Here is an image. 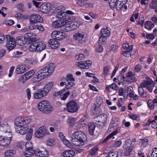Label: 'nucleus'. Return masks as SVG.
I'll return each mask as SVG.
<instances>
[{"mask_svg": "<svg viewBox=\"0 0 157 157\" xmlns=\"http://www.w3.org/2000/svg\"><path fill=\"white\" fill-rule=\"evenodd\" d=\"M86 140V136L84 133L82 131H77L73 134L71 141L73 145L78 146L83 145Z\"/></svg>", "mask_w": 157, "mask_h": 157, "instance_id": "f257e3e1", "label": "nucleus"}, {"mask_svg": "<svg viewBox=\"0 0 157 157\" xmlns=\"http://www.w3.org/2000/svg\"><path fill=\"white\" fill-rule=\"evenodd\" d=\"M46 45L44 43L39 41H35L30 43L29 50L32 52H40L46 48Z\"/></svg>", "mask_w": 157, "mask_h": 157, "instance_id": "f03ea898", "label": "nucleus"}, {"mask_svg": "<svg viewBox=\"0 0 157 157\" xmlns=\"http://www.w3.org/2000/svg\"><path fill=\"white\" fill-rule=\"evenodd\" d=\"M38 108L40 111L45 113H49L53 110V107L50 105L46 100H44L39 102L38 104Z\"/></svg>", "mask_w": 157, "mask_h": 157, "instance_id": "7ed1b4c3", "label": "nucleus"}, {"mask_svg": "<svg viewBox=\"0 0 157 157\" xmlns=\"http://www.w3.org/2000/svg\"><path fill=\"white\" fill-rule=\"evenodd\" d=\"M66 81V87L64 89H62L63 91H65L69 89L71 87L75 86V79L73 78V75L71 74H68L66 76V78H64L63 79Z\"/></svg>", "mask_w": 157, "mask_h": 157, "instance_id": "20e7f679", "label": "nucleus"}, {"mask_svg": "<svg viewBox=\"0 0 157 157\" xmlns=\"http://www.w3.org/2000/svg\"><path fill=\"white\" fill-rule=\"evenodd\" d=\"M79 108V107L75 101H70L66 104V110L68 112H75Z\"/></svg>", "mask_w": 157, "mask_h": 157, "instance_id": "39448f33", "label": "nucleus"}, {"mask_svg": "<svg viewBox=\"0 0 157 157\" xmlns=\"http://www.w3.org/2000/svg\"><path fill=\"white\" fill-rule=\"evenodd\" d=\"M35 76L32 78L34 82H38L45 78L46 76H49L43 68L40 70L35 75Z\"/></svg>", "mask_w": 157, "mask_h": 157, "instance_id": "423d86ee", "label": "nucleus"}, {"mask_svg": "<svg viewBox=\"0 0 157 157\" xmlns=\"http://www.w3.org/2000/svg\"><path fill=\"white\" fill-rule=\"evenodd\" d=\"M26 151L24 152V155L27 157L33 156L35 153L33 144L30 142H27L25 144Z\"/></svg>", "mask_w": 157, "mask_h": 157, "instance_id": "0eeeda50", "label": "nucleus"}, {"mask_svg": "<svg viewBox=\"0 0 157 157\" xmlns=\"http://www.w3.org/2000/svg\"><path fill=\"white\" fill-rule=\"evenodd\" d=\"M49 134L48 131L47 130L45 127L44 126L40 127L36 132L35 135L37 138L42 139L44 136Z\"/></svg>", "mask_w": 157, "mask_h": 157, "instance_id": "6e6552de", "label": "nucleus"}, {"mask_svg": "<svg viewBox=\"0 0 157 157\" xmlns=\"http://www.w3.org/2000/svg\"><path fill=\"white\" fill-rule=\"evenodd\" d=\"M6 38L7 42L6 47L7 49L10 51L13 50L16 45L15 40L9 35H6Z\"/></svg>", "mask_w": 157, "mask_h": 157, "instance_id": "1a4fd4ad", "label": "nucleus"}, {"mask_svg": "<svg viewBox=\"0 0 157 157\" xmlns=\"http://www.w3.org/2000/svg\"><path fill=\"white\" fill-rule=\"evenodd\" d=\"M34 154L36 157H48L49 155L47 150L42 147L37 148Z\"/></svg>", "mask_w": 157, "mask_h": 157, "instance_id": "9d476101", "label": "nucleus"}, {"mask_svg": "<svg viewBox=\"0 0 157 157\" xmlns=\"http://www.w3.org/2000/svg\"><path fill=\"white\" fill-rule=\"evenodd\" d=\"M109 5L112 8L116 6L117 10H120L123 7L124 4L120 0H111L109 1Z\"/></svg>", "mask_w": 157, "mask_h": 157, "instance_id": "9b49d317", "label": "nucleus"}, {"mask_svg": "<svg viewBox=\"0 0 157 157\" xmlns=\"http://www.w3.org/2000/svg\"><path fill=\"white\" fill-rule=\"evenodd\" d=\"M147 81H144L141 83L140 84V86L144 88L146 87L148 91L151 92L154 87L153 84V81L149 78H147Z\"/></svg>", "mask_w": 157, "mask_h": 157, "instance_id": "f8f14e48", "label": "nucleus"}, {"mask_svg": "<svg viewBox=\"0 0 157 157\" xmlns=\"http://www.w3.org/2000/svg\"><path fill=\"white\" fill-rule=\"evenodd\" d=\"M35 73L34 70H31L26 72L19 79L18 81H22L23 83H24L26 80L31 78Z\"/></svg>", "mask_w": 157, "mask_h": 157, "instance_id": "ddd939ff", "label": "nucleus"}, {"mask_svg": "<svg viewBox=\"0 0 157 157\" xmlns=\"http://www.w3.org/2000/svg\"><path fill=\"white\" fill-rule=\"evenodd\" d=\"M29 22L30 23L42 22L43 21L42 18L38 14H33L29 17Z\"/></svg>", "mask_w": 157, "mask_h": 157, "instance_id": "4468645a", "label": "nucleus"}, {"mask_svg": "<svg viewBox=\"0 0 157 157\" xmlns=\"http://www.w3.org/2000/svg\"><path fill=\"white\" fill-rule=\"evenodd\" d=\"M107 116L104 114L98 115L94 118L95 121L97 122V124L101 126L104 125Z\"/></svg>", "mask_w": 157, "mask_h": 157, "instance_id": "2eb2a0df", "label": "nucleus"}, {"mask_svg": "<svg viewBox=\"0 0 157 157\" xmlns=\"http://www.w3.org/2000/svg\"><path fill=\"white\" fill-rule=\"evenodd\" d=\"M76 42L79 44H82L85 41L86 39L84 35L79 33H77L73 35Z\"/></svg>", "mask_w": 157, "mask_h": 157, "instance_id": "dca6fc26", "label": "nucleus"}, {"mask_svg": "<svg viewBox=\"0 0 157 157\" xmlns=\"http://www.w3.org/2000/svg\"><path fill=\"white\" fill-rule=\"evenodd\" d=\"M91 61L87 60L86 61H82L77 62L76 65L81 68L87 69L91 66Z\"/></svg>", "mask_w": 157, "mask_h": 157, "instance_id": "f3484780", "label": "nucleus"}, {"mask_svg": "<svg viewBox=\"0 0 157 157\" xmlns=\"http://www.w3.org/2000/svg\"><path fill=\"white\" fill-rule=\"evenodd\" d=\"M52 38L56 39L57 40H60L65 38V36L63 35V32L57 31H53L52 33Z\"/></svg>", "mask_w": 157, "mask_h": 157, "instance_id": "a211bd4d", "label": "nucleus"}, {"mask_svg": "<svg viewBox=\"0 0 157 157\" xmlns=\"http://www.w3.org/2000/svg\"><path fill=\"white\" fill-rule=\"evenodd\" d=\"M55 68V64L53 63H50L46 66L44 67L43 69L47 73V75L49 76L54 71Z\"/></svg>", "mask_w": 157, "mask_h": 157, "instance_id": "6ab92c4d", "label": "nucleus"}, {"mask_svg": "<svg viewBox=\"0 0 157 157\" xmlns=\"http://www.w3.org/2000/svg\"><path fill=\"white\" fill-rule=\"evenodd\" d=\"M96 102L97 104L95 105V108L94 109V113H99L101 110L98 107H100L103 102V99L99 97H97L96 98Z\"/></svg>", "mask_w": 157, "mask_h": 157, "instance_id": "aec40b11", "label": "nucleus"}, {"mask_svg": "<svg viewBox=\"0 0 157 157\" xmlns=\"http://www.w3.org/2000/svg\"><path fill=\"white\" fill-rule=\"evenodd\" d=\"M110 149V148L108 147L104 151V154H108L105 157H117L118 155L117 152L111 151Z\"/></svg>", "mask_w": 157, "mask_h": 157, "instance_id": "412c9836", "label": "nucleus"}, {"mask_svg": "<svg viewBox=\"0 0 157 157\" xmlns=\"http://www.w3.org/2000/svg\"><path fill=\"white\" fill-rule=\"evenodd\" d=\"M57 40L53 38L50 39L48 41L50 47L53 49H57L60 45L59 43Z\"/></svg>", "mask_w": 157, "mask_h": 157, "instance_id": "4be33fe9", "label": "nucleus"}, {"mask_svg": "<svg viewBox=\"0 0 157 157\" xmlns=\"http://www.w3.org/2000/svg\"><path fill=\"white\" fill-rule=\"evenodd\" d=\"M29 68L26 66L18 65L16 70V72L17 74H21L29 70Z\"/></svg>", "mask_w": 157, "mask_h": 157, "instance_id": "5701e85b", "label": "nucleus"}, {"mask_svg": "<svg viewBox=\"0 0 157 157\" xmlns=\"http://www.w3.org/2000/svg\"><path fill=\"white\" fill-rule=\"evenodd\" d=\"M65 24L66 23L64 19L53 21L52 24V26L55 28L61 27Z\"/></svg>", "mask_w": 157, "mask_h": 157, "instance_id": "b1692460", "label": "nucleus"}, {"mask_svg": "<svg viewBox=\"0 0 157 157\" xmlns=\"http://www.w3.org/2000/svg\"><path fill=\"white\" fill-rule=\"evenodd\" d=\"M15 130L17 133L21 135L25 134L29 130L27 127L23 126L15 128Z\"/></svg>", "mask_w": 157, "mask_h": 157, "instance_id": "393cba45", "label": "nucleus"}, {"mask_svg": "<svg viewBox=\"0 0 157 157\" xmlns=\"http://www.w3.org/2000/svg\"><path fill=\"white\" fill-rule=\"evenodd\" d=\"M46 95L42 89H38L36 92L33 94V97L34 98L38 99L44 97Z\"/></svg>", "mask_w": 157, "mask_h": 157, "instance_id": "a878e982", "label": "nucleus"}, {"mask_svg": "<svg viewBox=\"0 0 157 157\" xmlns=\"http://www.w3.org/2000/svg\"><path fill=\"white\" fill-rule=\"evenodd\" d=\"M40 10L43 13H48L51 10V7L48 4H43L40 6Z\"/></svg>", "mask_w": 157, "mask_h": 157, "instance_id": "bb28decb", "label": "nucleus"}, {"mask_svg": "<svg viewBox=\"0 0 157 157\" xmlns=\"http://www.w3.org/2000/svg\"><path fill=\"white\" fill-rule=\"evenodd\" d=\"M11 140L10 139H7L4 136H0V145L6 146L10 144Z\"/></svg>", "mask_w": 157, "mask_h": 157, "instance_id": "cd10ccee", "label": "nucleus"}, {"mask_svg": "<svg viewBox=\"0 0 157 157\" xmlns=\"http://www.w3.org/2000/svg\"><path fill=\"white\" fill-rule=\"evenodd\" d=\"M14 124L15 128L24 125L23 117H17L15 119Z\"/></svg>", "mask_w": 157, "mask_h": 157, "instance_id": "c85d7f7f", "label": "nucleus"}, {"mask_svg": "<svg viewBox=\"0 0 157 157\" xmlns=\"http://www.w3.org/2000/svg\"><path fill=\"white\" fill-rule=\"evenodd\" d=\"M119 120V119L117 118H113L110 122V124L109 128L113 130V128L118 125L120 123Z\"/></svg>", "mask_w": 157, "mask_h": 157, "instance_id": "c756f323", "label": "nucleus"}, {"mask_svg": "<svg viewBox=\"0 0 157 157\" xmlns=\"http://www.w3.org/2000/svg\"><path fill=\"white\" fill-rule=\"evenodd\" d=\"M16 42L18 45L22 46L26 44L27 39L22 36H19L17 37Z\"/></svg>", "mask_w": 157, "mask_h": 157, "instance_id": "7c9ffc66", "label": "nucleus"}, {"mask_svg": "<svg viewBox=\"0 0 157 157\" xmlns=\"http://www.w3.org/2000/svg\"><path fill=\"white\" fill-rule=\"evenodd\" d=\"M75 152L72 150H67L63 152L62 155L63 157H73L75 155Z\"/></svg>", "mask_w": 157, "mask_h": 157, "instance_id": "2f4dec72", "label": "nucleus"}, {"mask_svg": "<svg viewBox=\"0 0 157 157\" xmlns=\"http://www.w3.org/2000/svg\"><path fill=\"white\" fill-rule=\"evenodd\" d=\"M53 84V82H50L46 85L43 89H42L46 95L51 89Z\"/></svg>", "mask_w": 157, "mask_h": 157, "instance_id": "473e14b6", "label": "nucleus"}, {"mask_svg": "<svg viewBox=\"0 0 157 157\" xmlns=\"http://www.w3.org/2000/svg\"><path fill=\"white\" fill-rule=\"evenodd\" d=\"M132 73L131 72H129L126 75L125 80L130 82H135L136 80L135 77L132 75Z\"/></svg>", "mask_w": 157, "mask_h": 157, "instance_id": "72a5a7b5", "label": "nucleus"}, {"mask_svg": "<svg viewBox=\"0 0 157 157\" xmlns=\"http://www.w3.org/2000/svg\"><path fill=\"white\" fill-rule=\"evenodd\" d=\"M64 7L63 6H60L59 7H58L57 9L59 11L57 12L56 17L57 18H62L66 15L65 12L62 11L60 10V9H63Z\"/></svg>", "mask_w": 157, "mask_h": 157, "instance_id": "f704fd0d", "label": "nucleus"}, {"mask_svg": "<svg viewBox=\"0 0 157 157\" xmlns=\"http://www.w3.org/2000/svg\"><path fill=\"white\" fill-rule=\"evenodd\" d=\"M143 88L142 86H139L138 89V91L139 95L142 98H146L147 97L148 94L146 92H144Z\"/></svg>", "mask_w": 157, "mask_h": 157, "instance_id": "c9c22d12", "label": "nucleus"}, {"mask_svg": "<svg viewBox=\"0 0 157 157\" xmlns=\"http://www.w3.org/2000/svg\"><path fill=\"white\" fill-rule=\"evenodd\" d=\"M113 90H117L118 88V86L116 83H113L109 86H108L106 87V90L107 91L110 92L111 90H110V88Z\"/></svg>", "mask_w": 157, "mask_h": 157, "instance_id": "e433bc0d", "label": "nucleus"}, {"mask_svg": "<svg viewBox=\"0 0 157 157\" xmlns=\"http://www.w3.org/2000/svg\"><path fill=\"white\" fill-rule=\"evenodd\" d=\"M89 131L90 134L91 135L94 134V131L95 128V125L94 124L91 122L89 123L88 125Z\"/></svg>", "mask_w": 157, "mask_h": 157, "instance_id": "4c0bfd02", "label": "nucleus"}, {"mask_svg": "<svg viewBox=\"0 0 157 157\" xmlns=\"http://www.w3.org/2000/svg\"><path fill=\"white\" fill-rule=\"evenodd\" d=\"M101 35L102 36L108 37L110 35V32L108 30L105 29H102L101 31Z\"/></svg>", "mask_w": 157, "mask_h": 157, "instance_id": "58836bf2", "label": "nucleus"}, {"mask_svg": "<svg viewBox=\"0 0 157 157\" xmlns=\"http://www.w3.org/2000/svg\"><path fill=\"white\" fill-rule=\"evenodd\" d=\"M98 148L97 147H93L89 151V153L87 157H92L94 155Z\"/></svg>", "mask_w": 157, "mask_h": 157, "instance_id": "ea45409f", "label": "nucleus"}, {"mask_svg": "<svg viewBox=\"0 0 157 157\" xmlns=\"http://www.w3.org/2000/svg\"><path fill=\"white\" fill-rule=\"evenodd\" d=\"M154 26V24L151 21H147L145 23V28L148 30H151Z\"/></svg>", "mask_w": 157, "mask_h": 157, "instance_id": "a19ab883", "label": "nucleus"}, {"mask_svg": "<svg viewBox=\"0 0 157 157\" xmlns=\"http://www.w3.org/2000/svg\"><path fill=\"white\" fill-rule=\"evenodd\" d=\"M118 131L117 130L111 133L104 140L103 142L105 143L109 139L111 138H112V139H114V137L113 136L115 135L117 133H118Z\"/></svg>", "mask_w": 157, "mask_h": 157, "instance_id": "79ce46f5", "label": "nucleus"}, {"mask_svg": "<svg viewBox=\"0 0 157 157\" xmlns=\"http://www.w3.org/2000/svg\"><path fill=\"white\" fill-rule=\"evenodd\" d=\"M132 143V141L130 140L127 139L125 141L123 147L124 148H126L132 146H131Z\"/></svg>", "mask_w": 157, "mask_h": 157, "instance_id": "37998d69", "label": "nucleus"}, {"mask_svg": "<svg viewBox=\"0 0 157 157\" xmlns=\"http://www.w3.org/2000/svg\"><path fill=\"white\" fill-rule=\"evenodd\" d=\"M28 131V132L26 135L25 139L26 140H29L32 137L33 130L32 128H30Z\"/></svg>", "mask_w": 157, "mask_h": 157, "instance_id": "c03bdc74", "label": "nucleus"}, {"mask_svg": "<svg viewBox=\"0 0 157 157\" xmlns=\"http://www.w3.org/2000/svg\"><path fill=\"white\" fill-rule=\"evenodd\" d=\"M75 19V17L74 16L71 15H67L65 17V18L64 19L66 24L67 22H70L74 21Z\"/></svg>", "mask_w": 157, "mask_h": 157, "instance_id": "a18cd8bd", "label": "nucleus"}, {"mask_svg": "<svg viewBox=\"0 0 157 157\" xmlns=\"http://www.w3.org/2000/svg\"><path fill=\"white\" fill-rule=\"evenodd\" d=\"M15 153V151L13 150H7L5 152V155L7 157L12 156Z\"/></svg>", "mask_w": 157, "mask_h": 157, "instance_id": "49530a36", "label": "nucleus"}, {"mask_svg": "<svg viewBox=\"0 0 157 157\" xmlns=\"http://www.w3.org/2000/svg\"><path fill=\"white\" fill-rule=\"evenodd\" d=\"M127 93H128V96L129 97H133L134 92L133 90V88L132 87L129 86L127 88Z\"/></svg>", "mask_w": 157, "mask_h": 157, "instance_id": "de8ad7c7", "label": "nucleus"}, {"mask_svg": "<svg viewBox=\"0 0 157 157\" xmlns=\"http://www.w3.org/2000/svg\"><path fill=\"white\" fill-rule=\"evenodd\" d=\"M5 134L4 137L7 139H10L11 140L12 137V133L10 132V129L9 128L7 130L5 131Z\"/></svg>", "mask_w": 157, "mask_h": 157, "instance_id": "09e8293b", "label": "nucleus"}, {"mask_svg": "<svg viewBox=\"0 0 157 157\" xmlns=\"http://www.w3.org/2000/svg\"><path fill=\"white\" fill-rule=\"evenodd\" d=\"M75 118H71L67 120L70 126H72L75 125L76 121Z\"/></svg>", "mask_w": 157, "mask_h": 157, "instance_id": "8fccbe9b", "label": "nucleus"}, {"mask_svg": "<svg viewBox=\"0 0 157 157\" xmlns=\"http://www.w3.org/2000/svg\"><path fill=\"white\" fill-rule=\"evenodd\" d=\"M72 24L70 23L67 24L64 27V30L66 32H68L70 30H73V27H72Z\"/></svg>", "mask_w": 157, "mask_h": 157, "instance_id": "3c124183", "label": "nucleus"}, {"mask_svg": "<svg viewBox=\"0 0 157 157\" xmlns=\"http://www.w3.org/2000/svg\"><path fill=\"white\" fill-rule=\"evenodd\" d=\"M133 148V146H131V147L125 148V151L124 152V154L125 155L127 156L129 155L132 151Z\"/></svg>", "mask_w": 157, "mask_h": 157, "instance_id": "603ef678", "label": "nucleus"}, {"mask_svg": "<svg viewBox=\"0 0 157 157\" xmlns=\"http://www.w3.org/2000/svg\"><path fill=\"white\" fill-rule=\"evenodd\" d=\"M24 125L29 123L31 121V119L28 117H23Z\"/></svg>", "mask_w": 157, "mask_h": 157, "instance_id": "864d4df0", "label": "nucleus"}, {"mask_svg": "<svg viewBox=\"0 0 157 157\" xmlns=\"http://www.w3.org/2000/svg\"><path fill=\"white\" fill-rule=\"evenodd\" d=\"M123 47L124 49H127V50L132 51V46H129L128 43L123 44Z\"/></svg>", "mask_w": 157, "mask_h": 157, "instance_id": "5fc2aeb1", "label": "nucleus"}, {"mask_svg": "<svg viewBox=\"0 0 157 157\" xmlns=\"http://www.w3.org/2000/svg\"><path fill=\"white\" fill-rule=\"evenodd\" d=\"M157 6V1L152 0L151 2L150 5V8L151 9H154Z\"/></svg>", "mask_w": 157, "mask_h": 157, "instance_id": "6e6d98bb", "label": "nucleus"}, {"mask_svg": "<svg viewBox=\"0 0 157 157\" xmlns=\"http://www.w3.org/2000/svg\"><path fill=\"white\" fill-rule=\"evenodd\" d=\"M141 141L142 145L143 147H145L148 144V140L147 139H141Z\"/></svg>", "mask_w": 157, "mask_h": 157, "instance_id": "4d7b16f0", "label": "nucleus"}, {"mask_svg": "<svg viewBox=\"0 0 157 157\" xmlns=\"http://www.w3.org/2000/svg\"><path fill=\"white\" fill-rule=\"evenodd\" d=\"M151 156L152 157H157V148L155 147L152 149Z\"/></svg>", "mask_w": 157, "mask_h": 157, "instance_id": "13d9d810", "label": "nucleus"}, {"mask_svg": "<svg viewBox=\"0 0 157 157\" xmlns=\"http://www.w3.org/2000/svg\"><path fill=\"white\" fill-rule=\"evenodd\" d=\"M36 23H30V25L29 26V28L31 30H33L34 29H36L37 25L36 24Z\"/></svg>", "mask_w": 157, "mask_h": 157, "instance_id": "bf43d9fd", "label": "nucleus"}, {"mask_svg": "<svg viewBox=\"0 0 157 157\" xmlns=\"http://www.w3.org/2000/svg\"><path fill=\"white\" fill-rule=\"evenodd\" d=\"M75 57L78 60H82L85 58V56L82 53H80L78 55H76Z\"/></svg>", "mask_w": 157, "mask_h": 157, "instance_id": "052dcab7", "label": "nucleus"}, {"mask_svg": "<svg viewBox=\"0 0 157 157\" xmlns=\"http://www.w3.org/2000/svg\"><path fill=\"white\" fill-rule=\"evenodd\" d=\"M109 71V67L108 66H106L104 67L103 68V74L105 75H108V73Z\"/></svg>", "mask_w": 157, "mask_h": 157, "instance_id": "680f3d73", "label": "nucleus"}, {"mask_svg": "<svg viewBox=\"0 0 157 157\" xmlns=\"http://www.w3.org/2000/svg\"><path fill=\"white\" fill-rule=\"evenodd\" d=\"M54 141L51 139L48 140L46 142V144L49 146H52L54 145Z\"/></svg>", "mask_w": 157, "mask_h": 157, "instance_id": "e2e57ef3", "label": "nucleus"}, {"mask_svg": "<svg viewBox=\"0 0 157 157\" xmlns=\"http://www.w3.org/2000/svg\"><path fill=\"white\" fill-rule=\"evenodd\" d=\"M148 105L151 109H153L154 107V103L153 102L152 100H150L147 102Z\"/></svg>", "mask_w": 157, "mask_h": 157, "instance_id": "0e129e2a", "label": "nucleus"}, {"mask_svg": "<svg viewBox=\"0 0 157 157\" xmlns=\"http://www.w3.org/2000/svg\"><path fill=\"white\" fill-rule=\"evenodd\" d=\"M105 37L102 36L101 35V36L99 38L98 43H105L106 40V39L105 38Z\"/></svg>", "mask_w": 157, "mask_h": 157, "instance_id": "69168bd1", "label": "nucleus"}, {"mask_svg": "<svg viewBox=\"0 0 157 157\" xmlns=\"http://www.w3.org/2000/svg\"><path fill=\"white\" fill-rule=\"evenodd\" d=\"M131 51L126 50L123 51L122 52V54L124 56L127 57H128L130 55V52Z\"/></svg>", "mask_w": 157, "mask_h": 157, "instance_id": "338daca9", "label": "nucleus"}, {"mask_svg": "<svg viewBox=\"0 0 157 157\" xmlns=\"http://www.w3.org/2000/svg\"><path fill=\"white\" fill-rule=\"evenodd\" d=\"M96 50L98 52H101L103 51V48L102 46L99 44L97 47Z\"/></svg>", "mask_w": 157, "mask_h": 157, "instance_id": "774afa93", "label": "nucleus"}]
</instances>
